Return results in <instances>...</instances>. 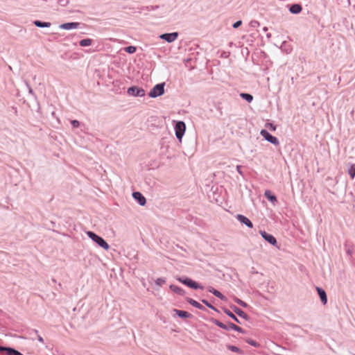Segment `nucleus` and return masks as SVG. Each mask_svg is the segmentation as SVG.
Here are the masks:
<instances>
[{
  "mask_svg": "<svg viewBox=\"0 0 355 355\" xmlns=\"http://www.w3.org/2000/svg\"><path fill=\"white\" fill-rule=\"evenodd\" d=\"M234 300L236 303H237L238 304H239L240 306H241L242 307H244V308H246L248 306V304L245 302H243V300L237 298V297H234Z\"/></svg>",
  "mask_w": 355,
  "mask_h": 355,
  "instance_id": "27",
  "label": "nucleus"
},
{
  "mask_svg": "<svg viewBox=\"0 0 355 355\" xmlns=\"http://www.w3.org/2000/svg\"><path fill=\"white\" fill-rule=\"evenodd\" d=\"M80 26V23L78 22H67L64 24H62L60 25V28L61 29L64 30H71V29H75L78 28Z\"/></svg>",
  "mask_w": 355,
  "mask_h": 355,
  "instance_id": "13",
  "label": "nucleus"
},
{
  "mask_svg": "<svg viewBox=\"0 0 355 355\" xmlns=\"http://www.w3.org/2000/svg\"><path fill=\"white\" fill-rule=\"evenodd\" d=\"M302 9L301 5L295 3L291 6L289 11L293 14H298L302 11Z\"/></svg>",
  "mask_w": 355,
  "mask_h": 355,
  "instance_id": "19",
  "label": "nucleus"
},
{
  "mask_svg": "<svg viewBox=\"0 0 355 355\" xmlns=\"http://www.w3.org/2000/svg\"><path fill=\"white\" fill-rule=\"evenodd\" d=\"M71 124L73 128H78L80 125V122L78 120H72L71 121Z\"/></svg>",
  "mask_w": 355,
  "mask_h": 355,
  "instance_id": "34",
  "label": "nucleus"
},
{
  "mask_svg": "<svg viewBox=\"0 0 355 355\" xmlns=\"http://www.w3.org/2000/svg\"><path fill=\"white\" fill-rule=\"evenodd\" d=\"M316 291L318 292V294L320 298L322 303L324 305H325L327 303V296L325 291L320 287H316Z\"/></svg>",
  "mask_w": 355,
  "mask_h": 355,
  "instance_id": "14",
  "label": "nucleus"
},
{
  "mask_svg": "<svg viewBox=\"0 0 355 355\" xmlns=\"http://www.w3.org/2000/svg\"><path fill=\"white\" fill-rule=\"evenodd\" d=\"M236 171L240 175H243V171H241V166H236Z\"/></svg>",
  "mask_w": 355,
  "mask_h": 355,
  "instance_id": "41",
  "label": "nucleus"
},
{
  "mask_svg": "<svg viewBox=\"0 0 355 355\" xmlns=\"http://www.w3.org/2000/svg\"><path fill=\"white\" fill-rule=\"evenodd\" d=\"M201 302L209 309L213 308V305H211L207 300H202Z\"/></svg>",
  "mask_w": 355,
  "mask_h": 355,
  "instance_id": "39",
  "label": "nucleus"
},
{
  "mask_svg": "<svg viewBox=\"0 0 355 355\" xmlns=\"http://www.w3.org/2000/svg\"><path fill=\"white\" fill-rule=\"evenodd\" d=\"M236 218L242 224L245 225L249 228L253 227V224L249 218L242 214H237Z\"/></svg>",
  "mask_w": 355,
  "mask_h": 355,
  "instance_id": "11",
  "label": "nucleus"
},
{
  "mask_svg": "<svg viewBox=\"0 0 355 355\" xmlns=\"http://www.w3.org/2000/svg\"><path fill=\"white\" fill-rule=\"evenodd\" d=\"M260 234L262 236V238L268 242L270 244H271L273 246H277V241L275 236H273L272 234L267 233L265 231H260Z\"/></svg>",
  "mask_w": 355,
  "mask_h": 355,
  "instance_id": "8",
  "label": "nucleus"
},
{
  "mask_svg": "<svg viewBox=\"0 0 355 355\" xmlns=\"http://www.w3.org/2000/svg\"><path fill=\"white\" fill-rule=\"evenodd\" d=\"M25 85L26 86V87L28 88V93L32 95L33 96L34 98H37V96L35 94V92H33V89L31 88V87L30 86L29 83L27 82V81H25Z\"/></svg>",
  "mask_w": 355,
  "mask_h": 355,
  "instance_id": "29",
  "label": "nucleus"
},
{
  "mask_svg": "<svg viewBox=\"0 0 355 355\" xmlns=\"http://www.w3.org/2000/svg\"><path fill=\"white\" fill-rule=\"evenodd\" d=\"M7 355H23L21 352L16 350L14 348L10 347V349H8V353Z\"/></svg>",
  "mask_w": 355,
  "mask_h": 355,
  "instance_id": "30",
  "label": "nucleus"
},
{
  "mask_svg": "<svg viewBox=\"0 0 355 355\" xmlns=\"http://www.w3.org/2000/svg\"><path fill=\"white\" fill-rule=\"evenodd\" d=\"M10 347H3L0 345V352H6V354L8 353V349H10Z\"/></svg>",
  "mask_w": 355,
  "mask_h": 355,
  "instance_id": "35",
  "label": "nucleus"
},
{
  "mask_svg": "<svg viewBox=\"0 0 355 355\" xmlns=\"http://www.w3.org/2000/svg\"><path fill=\"white\" fill-rule=\"evenodd\" d=\"M260 134L267 141L270 142V144L275 146H278L279 144L278 139L270 134L266 130H261Z\"/></svg>",
  "mask_w": 355,
  "mask_h": 355,
  "instance_id": "7",
  "label": "nucleus"
},
{
  "mask_svg": "<svg viewBox=\"0 0 355 355\" xmlns=\"http://www.w3.org/2000/svg\"><path fill=\"white\" fill-rule=\"evenodd\" d=\"M178 37V33L173 32L170 33H164L160 35L159 37L162 40L166 41L168 43L174 42Z\"/></svg>",
  "mask_w": 355,
  "mask_h": 355,
  "instance_id": "9",
  "label": "nucleus"
},
{
  "mask_svg": "<svg viewBox=\"0 0 355 355\" xmlns=\"http://www.w3.org/2000/svg\"><path fill=\"white\" fill-rule=\"evenodd\" d=\"M166 282V280L164 278H157L156 280H155V284L159 286H162L163 284H164Z\"/></svg>",
  "mask_w": 355,
  "mask_h": 355,
  "instance_id": "32",
  "label": "nucleus"
},
{
  "mask_svg": "<svg viewBox=\"0 0 355 355\" xmlns=\"http://www.w3.org/2000/svg\"><path fill=\"white\" fill-rule=\"evenodd\" d=\"M173 311L178 317L181 318H190L192 317V315L191 313L185 311L173 309Z\"/></svg>",
  "mask_w": 355,
  "mask_h": 355,
  "instance_id": "16",
  "label": "nucleus"
},
{
  "mask_svg": "<svg viewBox=\"0 0 355 355\" xmlns=\"http://www.w3.org/2000/svg\"><path fill=\"white\" fill-rule=\"evenodd\" d=\"M186 301L191 306H193L200 310L206 311V308L203 305H202L201 304H200L199 302H198L197 301L194 300L192 298L186 297Z\"/></svg>",
  "mask_w": 355,
  "mask_h": 355,
  "instance_id": "15",
  "label": "nucleus"
},
{
  "mask_svg": "<svg viewBox=\"0 0 355 355\" xmlns=\"http://www.w3.org/2000/svg\"><path fill=\"white\" fill-rule=\"evenodd\" d=\"M136 50L137 48L134 46H128L125 48V51L130 54L135 53Z\"/></svg>",
  "mask_w": 355,
  "mask_h": 355,
  "instance_id": "28",
  "label": "nucleus"
},
{
  "mask_svg": "<svg viewBox=\"0 0 355 355\" xmlns=\"http://www.w3.org/2000/svg\"><path fill=\"white\" fill-rule=\"evenodd\" d=\"M169 288L173 291L174 293H175L176 294L179 295H181V296H183L185 295L186 292L184 290H183L182 288L180 287H178L175 285H173V284H171L169 286Z\"/></svg>",
  "mask_w": 355,
  "mask_h": 355,
  "instance_id": "17",
  "label": "nucleus"
},
{
  "mask_svg": "<svg viewBox=\"0 0 355 355\" xmlns=\"http://www.w3.org/2000/svg\"><path fill=\"white\" fill-rule=\"evenodd\" d=\"M186 130V125L184 121H176L175 125V132L177 139L181 141L182 138Z\"/></svg>",
  "mask_w": 355,
  "mask_h": 355,
  "instance_id": "5",
  "label": "nucleus"
},
{
  "mask_svg": "<svg viewBox=\"0 0 355 355\" xmlns=\"http://www.w3.org/2000/svg\"><path fill=\"white\" fill-rule=\"evenodd\" d=\"M240 96H241V98H242L243 99L245 100L248 103L252 102V100H253V96L250 94L241 93L240 94Z\"/></svg>",
  "mask_w": 355,
  "mask_h": 355,
  "instance_id": "24",
  "label": "nucleus"
},
{
  "mask_svg": "<svg viewBox=\"0 0 355 355\" xmlns=\"http://www.w3.org/2000/svg\"><path fill=\"white\" fill-rule=\"evenodd\" d=\"M210 309L214 310V311H216V312H218V310L216 307H214V306H213V308H210Z\"/></svg>",
  "mask_w": 355,
  "mask_h": 355,
  "instance_id": "42",
  "label": "nucleus"
},
{
  "mask_svg": "<svg viewBox=\"0 0 355 355\" xmlns=\"http://www.w3.org/2000/svg\"><path fill=\"white\" fill-rule=\"evenodd\" d=\"M86 234L94 243H96L98 246L101 247L104 250H107L110 248L109 244L105 241V240L103 237L97 235L96 234L92 231L86 232Z\"/></svg>",
  "mask_w": 355,
  "mask_h": 355,
  "instance_id": "2",
  "label": "nucleus"
},
{
  "mask_svg": "<svg viewBox=\"0 0 355 355\" xmlns=\"http://www.w3.org/2000/svg\"><path fill=\"white\" fill-rule=\"evenodd\" d=\"M132 197L139 203V205L144 206L146 205V198L139 191H135L132 193Z\"/></svg>",
  "mask_w": 355,
  "mask_h": 355,
  "instance_id": "10",
  "label": "nucleus"
},
{
  "mask_svg": "<svg viewBox=\"0 0 355 355\" xmlns=\"http://www.w3.org/2000/svg\"><path fill=\"white\" fill-rule=\"evenodd\" d=\"M32 333H34L35 335H37V338L39 342H40L41 343H44L43 338L38 334V331L37 330L32 329L31 332L30 334H31Z\"/></svg>",
  "mask_w": 355,
  "mask_h": 355,
  "instance_id": "31",
  "label": "nucleus"
},
{
  "mask_svg": "<svg viewBox=\"0 0 355 355\" xmlns=\"http://www.w3.org/2000/svg\"><path fill=\"white\" fill-rule=\"evenodd\" d=\"M211 321L214 324H216V326H218V327H220L223 329H225V330L232 329V330H234L236 331H238V332L242 333V334H243L245 332V331L241 327L236 325L235 324H234L231 322H228L227 324H224L222 322H220L216 319H212Z\"/></svg>",
  "mask_w": 355,
  "mask_h": 355,
  "instance_id": "1",
  "label": "nucleus"
},
{
  "mask_svg": "<svg viewBox=\"0 0 355 355\" xmlns=\"http://www.w3.org/2000/svg\"><path fill=\"white\" fill-rule=\"evenodd\" d=\"M266 37H267L268 38H270V37H271V34H270V33H268V34L266 35Z\"/></svg>",
  "mask_w": 355,
  "mask_h": 355,
  "instance_id": "43",
  "label": "nucleus"
},
{
  "mask_svg": "<svg viewBox=\"0 0 355 355\" xmlns=\"http://www.w3.org/2000/svg\"><path fill=\"white\" fill-rule=\"evenodd\" d=\"M266 127H268L272 131H275L276 130V126L274 124L270 123H267Z\"/></svg>",
  "mask_w": 355,
  "mask_h": 355,
  "instance_id": "37",
  "label": "nucleus"
},
{
  "mask_svg": "<svg viewBox=\"0 0 355 355\" xmlns=\"http://www.w3.org/2000/svg\"><path fill=\"white\" fill-rule=\"evenodd\" d=\"M250 25H251V26H252V27H256V26H259V23L257 21H255V20H254V21H252L250 22Z\"/></svg>",
  "mask_w": 355,
  "mask_h": 355,
  "instance_id": "40",
  "label": "nucleus"
},
{
  "mask_svg": "<svg viewBox=\"0 0 355 355\" xmlns=\"http://www.w3.org/2000/svg\"><path fill=\"white\" fill-rule=\"evenodd\" d=\"M264 196L271 202L274 203L277 202V197L275 195H273L270 191L266 190Z\"/></svg>",
  "mask_w": 355,
  "mask_h": 355,
  "instance_id": "20",
  "label": "nucleus"
},
{
  "mask_svg": "<svg viewBox=\"0 0 355 355\" xmlns=\"http://www.w3.org/2000/svg\"><path fill=\"white\" fill-rule=\"evenodd\" d=\"M35 26L39 28H49L51 26L50 22L42 21L40 20H35L33 21Z\"/></svg>",
  "mask_w": 355,
  "mask_h": 355,
  "instance_id": "21",
  "label": "nucleus"
},
{
  "mask_svg": "<svg viewBox=\"0 0 355 355\" xmlns=\"http://www.w3.org/2000/svg\"><path fill=\"white\" fill-rule=\"evenodd\" d=\"M230 308L231 309H232V311L236 313L239 317L245 319V320H250V317L249 315L245 313L243 311H242L241 309H239V307H237L235 305H231L230 306Z\"/></svg>",
  "mask_w": 355,
  "mask_h": 355,
  "instance_id": "12",
  "label": "nucleus"
},
{
  "mask_svg": "<svg viewBox=\"0 0 355 355\" xmlns=\"http://www.w3.org/2000/svg\"><path fill=\"white\" fill-rule=\"evenodd\" d=\"M263 31H265V32H266V31H268V28H267V27H264V28H263Z\"/></svg>",
  "mask_w": 355,
  "mask_h": 355,
  "instance_id": "44",
  "label": "nucleus"
},
{
  "mask_svg": "<svg viewBox=\"0 0 355 355\" xmlns=\"http://www.w3.org/2000/svg\"><path fill=\"white\" fill-rule=\"evenodd\" d=\"M348 173L350 175L352 179H354L355 177V165L352 164L348 169Z\"/></svg>",
  "mask_w": 355,
  "mask_h": 355,
  "instance_id": "26",
  "label": "nucleus"
},
{
  "mask_svg": "<svg viewBox=\"0 0 355 355\" xmlns=\"http://www.w3.org/2000/svg\"><path fill=\"white\" fill-rule=\"evenodd\" d=\"M227 348L228 349H230V351H232V352H236V353H239L240 354H243V351L241 349H239L238 347H236V346L227 345Z\"/></svg>",
  "mask_w": 355,
  "mask_h": 355,
  "instance_id": "25",
  "label": "nucleus"
},
{
  "mask_svg": "<svg viewBox=\"0 0 355 355\" xmlns=\"http://www.w3.org/2000/svg\"><path fill=\"white\" fill-rule=\"evenodd\" d=\"M93 40L90 38H86L81 40L79 42V44L81 46H89L92 44Z\"/></svg>",
  "mask_w": 355,
  "mask_h": 355,
  "instance_id": "23",
  "label": "nucleus"
},
{
  "mask_svg": "<svg viewBox=\"0 0 355 355\" xmlns=\"http://www.w3.org/2000/svg\"><path fill=\"white\" fill-rule=\"evenodd\" d=\"M127 93L130 96L139 97L144 96L146 94L145 90L143 88L137 86L129 87L127 90Z\"/></svg>",
  "mask_w": 355,
  "mask_h": 355,
  "instance_id": "6",
  "label": "nucleus"
},
{
  "mask_svg": "<svg viewBox=\"0 0 355 355\" xmlns=\"http://www.w3.org/2000/svg\"><path fill=\"white\" fill-rule=\"evenodd\" d=\"M242 24V21L241 20H239L237 21H236L235 23L233 24L232 25V27L234 28H239L241 25Z\"/></svg>",
  "mask_w": 355,
  "mask_h": 355,
  "instance_id": "36",
  "label": "nucleus"
},
{
  "mask_svg": "<svg viewBox=\"0 0 355 355\" xmlns=\"http://www.w3.org/2000/svg\"><path fill=\"white\" fill-rule=\"evenodd\" d=\"M159 8L158 6H147L146 8V10L148 11H151V10H154L155 9H157Z\"/></svg>",
  "mask_w": 355,
  "mask_h": 355,
  "instance_id": "38",
  "label": "nucleus"
},
{
  "mask_svg": "<svg viewBox=\"0 0 355 355\" xmlns=\"http://www.w3.org/2000/svg\"><path fill=\"white\" fill-rule=\"evenodd\" d=\"M245 342L253 347H257L259 344L254 340L250 338L245 339Z\"/></svg>",
  "mask_w": 355,
  "mask_h": 355,
  "instance_id": "33",
  "label": "nucleus"
},
{
  "mask_svg": "<svg viewBox=\"0 0 355 355\" xmlns=\"http://www.w3.org/2000/svg\"><path fill=\"white\" fill-rule=\"evenodd\" d=\"M223 311L227 315H228L230 318L234 320L236 322L241 324V321L238 319V318L228 309L223 308Z\"/></svg>",
  "mask_w": 355,
  "mask_h": 355,
  "instance_id": "18",
  "label": "nucleus"
},
{
  "mask_svg": "<svg viewBox=\"0 0 355 355\" xmlns=\"http://www.w3.org/2000/svg\"><path fill=\"white\" fill-rule=\"evenodd\" d=\"M253 274H255V273H257V272H256L255 270H253V272H252Z\"/></svg>",
  "mask_w": 355,
  "mask_h": 355,
  "instance_id": "45",
  "label": "nucleus"
},
{
  "mask_svg": "<svg viewBox=\"0 0 355 355\" xmlns=\"http://www.w3.org/2000/svg\"><path fill=\"white\" fill-rule=\"evenodd\" d=\"M165 83L155 85L148 93L150 98H157L164 94Z\"/></svg>",
  "mask_w": 355,
  "mask_h": 355,
  "instance_id": "4",
  "label": "nucleus"
},
{
  "mask_svg": "<svg viewBox=\"0 0 355 355\" xmlns=\"http://www.w3.org/2000/svg\"><path fill=\"white\" fill-rule=\"evenodd\" d=\"M209 292L211 293L216 297L220 298L222 300H224L225 299V297L220 291L216 290L212 287H209Z\"/></svg>",
  "mask_w": 355,
  "mask_h": 355,
  "instance_id": "22",
  "label": "nucleus"
},
{
  "mask_svg": "<svg viewBox=\"0 0 355 355\" xmlns=\"http://www.w3.org/2000/svg\"><path fill=\"white\" fill-rule=\"evenodd\" d=\"M176 279L178 282L182 283L183 284L187 286L188 287L195 290H202L204 288V287L202 285L187 277H178Z\"/></svg>",
  "mask_w": 355,
  "mask_h": 355,
  "instance_id": "3",
  "label": "nucleus"
}]
</instances>
